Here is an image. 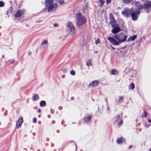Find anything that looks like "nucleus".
Returning <instances> with one entry per match:
<instances>
[{
  "label": "nucleus",
  "instance_id": "nucleus-1",
  "mask_svg": "<svg viewBox=\"0 0 151 151\" xmlns=\"http://www.w3.org/2000/svg\"><path fill=\"white\" fill-rule=\"evenodd\" d=\"M114 37L117 40H115L113 37H109L107 38L108 40L114 45H118L121 43L125 41L127 37V35L123 33H121L115 35Z\"/></svg>",
  "mask_w": 151,
  "mask_h": 151
},
{
  "label": "nucleus",
  "instance_id": "nucleus-54",
  "mask_svg": "<svg viewBox=\"0 0 151 151\" xmlns=\"http://www.w3.org/2000/svg\"><path fill=\"white\" fill-rule=\"evenodd\" d=\"M119 8L118 7L117 8V9H119Z\"/></svg>",
  "mask_w": 151,
  "mask_h": 151
},
{
  "label": "nucleus",
  "instance_id": "nucleus-3",
  "mask_svg": "<svg viewBox=\"0 0 151 151\" xmlns=\"http://www.w3.org/2000/svg\"><path fill=\"white\" fill-rule=\"evenodd\" d=\"M76 24L78 27H80L83 24H85L86 22V17L83 16L81 13H78L76 14Z\"/></svg>",
  "mask_w": 151,
  "mask_h": 151
},
{
  "label": "nucleus",
  "instance_id": "nucleus-31",
  "mask_svg": "<svg viewBox=\"0 0 151 151\" xmlns=\"http://www.w3.org/2000/svg\"><path fill=\"white\" fill-rule=\"evenodd\" d=\"M4 2L2 1H0V7H2L4 6Z\"/></svg>",
  "mask_w": 151,
  "mask_h": 151
},
{
  "label": "nucleus",
  "instance_id": "nucleus-53",
  "mask_svg": "<svg viewBox=\"0 0 151 151\" xmlns=\"http://www.w3.org/2000/svg\"><path fill=\"white\" fill-rule=\"evenodd\" d=\"M7 12H7V13H6V14H8V13H7Z\"/></svg>",
  "mask_w": 151,
  "mask_h": 151
},
{
  "label": "nucleus",
  "instance_id": "nucleus-10",
  "mask_svg": "<svg viewBox=\"0 0 151 151\" xmlns=\"http://www.w3.org/2000/svg\"><path fill=\"white\" fill-rule=\"evenodd\" d=\"M92 118V116L91 115H88L86 118L84 117V122L85 123L88 124L91 122V119Z\"/></svg>",
  "mask_w": 151,
  "mask_h": 151
},
{
  "label": "nucleus",
  "instance_id": "nucleus-24",
  "mask_svg": "<svg viewBox=\"0 0 151 151\" xmlns=\"http://www.w3.org/2000/svg\"><path fill=\"white\" fill-rule=\"evenodd\" d=\"M117 72V70L115 69H113L111 71V73L113 75H115Z\"/></svg>",
  "mask_w": 151,
  "mask_h": 151
},
{
  "label": "nucleus",
  "instance_id": "nucleus-11",
  "mask_svg": "<svg viewBox=\"0 0 151 151\" xmlns=\"http://www.w3.org/2000/svg\"><path fill=\"white\" fill-rule=\"evenodd\" d=\"M120 31V28L119 26H117L116 27L113 28L111 30V32L113 34L117 33Z\"/></svg>",
  "mask_w": 151,
  "mask_h": 151
},
{
  "label": "nucleus",
  "instance_id": "nucleus-19",
  "mask_svg": "<svg viewBox=\"0 0 151 151\" xmlns=\"http://www.w3.org/2000/svg\"><path fill=\"white\" fill-rule=\"evenodd\" d=\"M132 1V0H122L123 3L126 4L130 3Z\"/></svg>",
  "mask_w": 151,
  "mask_h": 151
},
{
  "label": "nucleus",
  "instance_id": "nucleus-14",
  "mask_svg": "<svg viewBox=\"0 0 151 151\" xmlns=\"http://www.w3.org/2000/svg\"><path fill=\"white\" fill-rule=\"evenodd\" d=\"M39 99V97L37 94H35L32 96V99L33 101H36L38 100Z\"/></svg>",
  "mask_w": 151,
  "mask_h": 151
},
{
  "label": "nucleus",
  "instance_id": "nucleus-44",
  "mask_svg": "<svg viewBox=\"0 0 151 151\" xmlns=\"http://www.w3.org/2000/svg\"><path fill=\"white\" fill-rule=\"evenodd\" d=\"M28 55H30L31 54V52L30 51H29L28 52Z\"/></svg>",
  "mask_w": 151,
  "mask_h": 151
},
{
  "label": "nucleus",
  "instance_id": "nucleus-12",
  "mask_svg": "<svg viewBox=\"0 0 151 151\" xmlns=\"http://www.w3.org/2000/svg\"><path fill=\"white\" fill-rule=\"evenodd\" d=\"M99 84V82L98 81H94L89 84V86L91 87L93 86L96 87Z\"/></svg>",
  "mask_w": 151,
  "mask_h": 151
},
{
  "label": "nucleus",
  "instance_id": "nucleus-26",
  "mask_svg": "<svg viewBox=\"0 0 151 151\" xmlns=\"http://www.w3.org/2000/svg\"><path fill=\"white\" fill-rule=\"evenodd\" d=\"M109 19H111V21H115L113 15L111 13L109 15Z\"/></svg>",
  "mask_w": 151,
  "mask_h": 151
},
{
  "label": "nucleus",
  "instance_id": "nucleus-17",
  "mask_svg": "<svg viewBox=\"0 0 151 151\" xmlns=\"http://www.w3.org/2000/svg\"><path fill=\"white\" fill-rule=\"evenodd\" d=\"M122 15L127 17H128L129 16L128 12L127 10L125 11H123L122 12Z\"/></svg>",
  "mask_w": 151,
  "mask_h": 151
},
{
  "label": "nucleus",
  "instance_id": "nucleus-8",
  "mask_svg": "<svg viewBox=\"0 0 151 151\" xmlns=\"http://www.w3.org/2000/svg\"><path fill=\"white\" fill-rule=\"evenodd\" d=\"M47 40H44L41 43L40 47L44 49H47L48 47Z\"/></svg>",
  "mask_w": 151,
  "mask_h": 151
},
{
  "label": "nucleus",
  "instance_id": "nucleus-47",
  "mask_svg": "<svg viewBox=\"0 0 151 151\" xmlns=\"http://www.w3.org/2000/svg\"><path fill=\"white\" fill-rule=\"evenodd\" d=\"M37 112L38 113H40V109H39L37 110Z\"/></svg>",
  "mask_w": 151,
  "mask_h": 151
},
{
  "label": "nucleus",
  "instance_id": "nucleus-39",
  "mask_svg": "<svg viewBox=\"0 0 151 151\" xmlns=\"http://www.w3.org/2000/svg\"><path fill=\"white\" fill-rule=\"evenodd\" d=\"M143 38L142 37H141L138 40V42H141Z\"/></svg>",
  "mask_w": 151,
  "mask_h": 151
},
{
  "label": "nucleus",
  "instance_id": "nucleus-4",
  "mask_svg": "<svg viewBox=\"0 0 151 151\" xmlns=\"http://www.w3.org/2000/svg\"><path fill=\"white\" fill-rule=\"evenodd\" d=\"M122 115L120 116V114L116 116L113 119V122L114 124H117L118 127L122 125L123 120L121 119Z\"/></svg>",
  "mask_w": 151,
  "mask_h": 151
},
{
  "label": "nucleus",
  "instance_id": "nucleus-37",
  "mask_svg": "<svg viewBox=\"0 0 151 151\" xmlns=\"http://www.w3.org/2000/svg\"><path fill=\"white\" fill-rule=\"evenodd\" d=\"M59 26V24L58 23H55L53 25V26L55 27H58Z\"/></svg>",
  "mask_w": 151,
  "mask_h": 151
},
{
  "label": "nucleus",
  "instance_id": "nucleus-7",
  "mask_svg": "<svg viewBox=\"0 0 151 151\" xmlns=\"http://www.w3.org/2000/svg\"><path fill=\"white\" fill-rule=\"evenodd\" d=\"M25 11L24 9H19L17 10L14 15L16 18H18L21 17L25 13Z\"/></svg>",
  "mask_w": 151,
  "mask_h": 151
},
{
  "label": "nucleus",
  "instance_id": "nucleus-32",
  "mask_svg": "<svg viewBox=\"0 0 151 151\" xmlns=\"http://www.w3.org/2000/svg\"><path fill=\"white\" fill-rule=\"evenodd\" d=\"M70 73L71 75L74 76L75 75V73L74 71L72 70L70 71Z\"/></svg>",
  "mask_w": 151,
  "mask_h": 151
},
{
  "label": "nucleus",
  "instance_id": "nucleus-29",
  "mask_svg": "<svg viewBox=\"0 0 151 151\" xmlns=\"http://www.w3.org/2000/svg\"><path fill=\"white\" fill-rule=\"evenodd\" d=\"M101 42H100V40L99 38H97V40L95 41V44L96 45L98 44L99 43H100Z\"/></svg>",
  "mask_w": 151,
  "mask_h": 151
},
{
  "label": "nucleus",
  "instance_id": "nucleus-50",
  "mask_svg": "<svg viewBox=\"0 0 151 151\" xmlns=\"http://www.w3.org/2000/svg\"><path fill=\"white\" fill-rule=\"evenodd\" d=\"M148 121L151 123V119H148Z\"/></svg>",
  "mask_w": 151,
  "mask_h": 151
},
{
  "label": "nucleus",
  "instance_id": "nucleus-2",
  "mask_svg": "<svg viewBox=\"0 0 151 151\" xmlns=\"http://www.w3.org/2000/svg\"><path fill=\"white\" fill-rule=\"evenodd\" d=\"M53 0H45L46 6L47 7V11L49 12H54L58 6V4L55 3V5L53 4Z\"/></svg>",
  "mask_w": 151,
  "mask_h": 151
},
{
  "label": "nucleus",
  "instance_id": "nucleus-5",
  "mask_svg": "<svg viewBox=\"0 0 151 151\" xmlns=\"http://www.w3.org/2000/svg\"><path fill=\"white\" fill-rule=\"evenodd\" d=\"M67 27L68 29H67V32L69 34L73 36L74 33L75 27L72 22H69L67 24Z\"/></svg>",
  "mask_w": 151,
  "mask_h": 151
},
{
  "label": "nucleus",
  "instance_id": "nucleus-40",
  "mask_svg": "<svg viewBox=\"0 0 151 151\" xmlns=\"http://www.w3.org/2000/svg\"><path fill=\"white\" fill-rule=\"evenodd\" d=\"M54 111L53 110L51 109L50 112L51 114H53L54 113Z\"/></svg>",
  "mask_w": 151,
  "mask_h": 151
},
{
  "label": "nucleus",
  "instance_id": "nucleus-42",
  "mask_svg": "<svg viewBox=\"0 0 151 151\" xmlns=\"http://www.w3.org/2000/svg\"><path fill=\"white\" fill-rule=\"evenodd\" d=\"M133 147V145H130L129 146V149H131V148H132V147Z\"/></svg>",
  "mask_w": 151,
  "mask_h": 151
},
{
  "label": "nucleus",
  "instance_id": "nucleus-36",
  "mask_svg": "<svg viewBox=\"0 0 151 151\" xmlns=\"http://www.w3.org/2000/svg\"><path fill=\"white\" fill-rule=\"evenodd\" d=\"M33 122L35 123L37 122V119L36 118H34L33 119Z\"/></svg>",
  "mask_w": 151,
  "mask_h": 151
},
{
  "label": "nucleus",
  "instance_id": "nucleus-16",
  "mask_svg": "<svg viewBox=\"0 0 151 151\" xmlns=\"http://www.w3.org/2000/svg\"><path fill=\"white\" fill-rule=\"evenodd\" d=\"M110 23L111 25V27L113 28L115 27H117V26H119L115 22V21H111Z\"/></svg>",
  "mask_w": 151,
  "mask_h": 151
},
{
  "label": "nucleus",
  "instance_id": "nucleus-46",
  "mask_svg": "<svg viewBox=\"0 0 151 151\" xmlns=\"http://www.w3.org/2000/svg\"><path fill=\"white\" fill-rule=\"evenodd\" d=\"M105 101L106 102V105L107 106V105H108V104H107V103H108V102H107V99H105Z\"/></svg>",
  "mask_w": 151,
  "mask_h": 151
},
{
  "label": "nucleus",
  "instance_id": "nucleus-21",
  "mask_svg": "<svg viewBox=\"0 0 151 151\" xmlns=\"http://www.w3.org/2000/svg\"><path fill=\"white\" fill-rule=\"evenodd\" d=\"M133 5H135L136 6H137L138 7L139 6L140 4V2L138 1H135L132 4Z\"/></svg>",
  "mask_w": 151,
  "mask_h": 151
},
{
  "label": "nucleus",
  "instance_id": "nucleus-15",
  "mask_svg": "<svg viewBox=\"0 0 151 151\" xmlns=\"http://www.w3.org/2000/svg\"><path fill=\"white\" fill-rule=\"evenodd\" d=\"M137 36L136 35H134L132 36H130L127 40V41L129 42L130 41H133L137 38Z\"/></svg>",
  "mask_w": 151,
  "mask_h": 151
},
{
  "label": "nucleus",
  "instance_id": "nucleus-55",
  "mask_svg": "<svg viewBox=\"0 0 151 151\" xmlns=\"http://www.w3.org/2000/svg\"><path fill=\"white\" fill-rule=\"evenodd\" d=\"M97 52H96V53H97Z\"/></svg>",
  "mask_w": 151,
  "mask_h": 151
},
{
  "label": "nucleus",
  "instance_id": "nucleus-6",
  "mask_svg": "<svg viewBox=\"0 0 151 151\" xmlns=\"http://www.w3.org/2000/svg\"><path fill=\"white\" fill-rule=\"evenodd\" d=\"M140 12L139 11H136L133 12L132 13L131 16L133 21H136L139 17Z\"/></svg>",
  "mask_w": 151,
  "mask_h": 151
},
{
  "label": "nucleus",
  "instance_id": "nucleus-49",
  "mask_svg": "<svg viewBox=\"0 0 151 151\" xmlns=\"http://www.w3.org/2000/svg\"><path fill=\"white\" fill-rule=\"evenodd\" d=\"M81 122L79 121L78 122V124L79 125H81Z\"/></svg>",
  "mask_w": 151,
  "mask_h": 151
},
{
  "label": "nucleus",
  "instance_id": "nucleus-25",
  "mask_svg": "<svg viewBox=\"0 0 151 151\" xmlns=\"http://www.w3.org/2000/svg\"><path fill=\"white\" fill-rule=\"evenodd\" d=\"M144 6L142 4H140L138 8V9L139 10H141L143 8Z\"/></svg>",
  "mask_w": 151,
  "mask_h": 151
},
{
  "label": "nucleus",
  "instance_id": "nucleus-9",
  "mask_svg": "<svg viewBox=\"0 0 151 151\" xmlns=\"http://www.w3.org/2000/svg\"><path fill=\"white\" fill-rule=\"evenodd\" d=\"M23 121V119L22 117H20L17 121L16 124V127L17 128H19L22 124Z\"/></svg>",
  "mask_w": 151,
  "mask_h": 151
},
{
  "label": "nucleus",
  "instance_id": "nucleus-51",
  "mask_svg": "<svg viewBox=\"0 0 151 151\" xmlns=\"http://www.w3.org/2000/svg\"><path fill=\"white\" fill-rule=\"evenodd\" d=\"M47 141H48V139H47Z\"/></svg>",
  "mask_w": 151,
  "mask_h": 151
},
{
  "label": "nucleus",
  "instance_id": "nucleus-20",
  "mask_svg": "<svg viewBox=\"0 0 151 151\" xmlns=\"http://www.w3.org/2000/svg\"><path fill=\"white\" fill-rule=\"evenodd\" d=\"M46 104V102L45 101H41L40 103V106L43 107Z\"/></svg>",
  "mask_w": 151,
  "mask_h": 151
},
{
  "label": "nucleus",
  "instance_id": "nucleus-28",
  "mask_svg": "<svg viewBox=\"0 0 151 151\" xmlns=\"http://www.w3.org/2000/svg\"><path fill=\"white\" fill-rule=\"evenodd\" d=\"M86 65L88 67H89L90 65H91V64L90 59H89L88 61L86 62Z\"/></svg>",
  "mask_w": 151,
  "mask_h": 151
},
{
  "label": "nucleus",
  "instance_id": "nucleus-56",
  "mask_svg": "<svg viewBox=\"0 0 151 151\" xmlns=\"http://www.w3.org/2000/svg\"><path fill=\"white\" fill-rule=\"evenodd\" d=\"M149 151H151V149Z\"/></svg>",
  "mask_w": 151,
  "mask_h": 151
},
{
  "label": "nucleus",
  "instance_id": "nucleus-35",
  "mask_svg": "<svg viewBox=\"0 0 151 151\" xmlns=\"http://www.w3.org/2000/svg\"><path fill=\"white\" fill-rule=\"evenodd\" d=\"M111 0H106V3L107 4H109L110 3Z\"/></svg>",
  "mask_w": 151,
  "mask_h": 151
},
{
  "label": "nucleus",
  "instance_id": "nucleus-52",
  "mask_svg": "<svg viewBox=\"0 0 151 151\" xmlns=\"http://www.w3.org/2000/svg\"><path fill=\"white\" fill-rule=\"evenodd\" d=\"M37 151H40V150H37Z\"/></svg>",
  "mask_w": 151,
  "mask_h": 151
},
{
  "label": "nucleus",
  "instance_id": "nucleus-48",
  "mask_svg": "<svg viewBox=\"0 0 151 151\" xmlns=\"http://www.w3.org/2000/svg\"><path fill=\"white\" fill-rule=\"evenodd\" d=\"M110 47H111L112 48V49L115 50V48L114 47H113V46H111Z\"/></svg>",
  "mask_w": 151,
  "mask_h": 151
},
{
  "label": "nucleus",
  "instance_id": "nucleus-27",
  "mask_svg": "<svg viewBox=\"0 0 151 151\" xmlns=\"http://www.w3.org/2000/svg\"><path fill=\"white\" fill-rule=\"evenodd\" d=\"M147 116V113L145 111H144V112L142 113V116L143 117H145Z\"/></svg>",
  "mask_w": 151,
  "mask_h": 151
},
{
  "label": "nucleus",
  "instance_id": "nucleus-23",
  "mask_svg": "<svg viewBox=\"0 0 151 151\" xmlns=\"http://www.w3.org/2000/svg\"><path fill=\"white\" fill-rule=\"evenodd\" d=\"M134 85L133 83H132L130 84L129 87V89H133L134 88Z\"/></svg>",
  "mask_w": 151,
  "mask_h": 151
},
{
  "label": "nucleus",
  "instance_id": "nucleus-33",
  "mask_svg": "<svg viewBox=\"0 0 151 151\" xmlns=\"http://www.w3.org/2000/svg\"><path fill=\"white\" fill-rule=\"evenodd\" d=\"M123 98L122 96H120L119 97V99H118V101L119 102H121V101H122L123 100Z\"/></svg>",
  "mask_w": 151,
  "mask_h": 151
},
{
  "label": "nucleus",
  "instance_id": "nucleus-18",
  "mask_svg": "<svg viewBox=\"0 0 151 151\" xmlns=\"http://www.w3.org/2000/svg\"><path fill=\"white\" fill-rule=\"evenodd\" d=\"M99 3V6L100 7H102L103 4L105 3V1L104 0H100L98 1Z\"/></svg>",
  "mask_w": 151,
  "mask_h": 151
},
{
  "label": "nucleus",
  "instance_id": "nucleus-30",
  "mask_svg": "<svg viewBox=\"0 0 151 151\" xmlns=\"http://www.w3.org/2000/svg\"><path fill=\"white\" fill-rule=\"evenodd\" d=\"M143 6H144V8H145V9L147 8H149V7H150V6H149V5H148V4L147 3L145 4Z\"/></svg>",
  "mask_w": 151,
  "mask_h": 151
},
{
  "label": "nucleus",
  "instance_id": "nucleus-13",
  "mask_svg": "<svg viewBox=\"0 0 151 151\" xmlns=\"http://www.w3.org/2000/svg\"><path fill=\"white\" fill-rule=\"evenodd\" d=\"M125 139L124 138L122 137H120L116 139V143L119 145H122L123 142V141H125Z\"/></svg>",
  "mask_w": 151,
  "mask_h": 151
},
{
  "label": "nucleus",
  "instance_id": "nucleus-45",
  "mask_svg": "<svg viewBox=\"0 0 151 151\" xmlns=\"http://www.w3.org/2000/svg\"><path fill=\"white\" fill-rule=\"evenodd\" d=\"M65 75H63L61 77L62 78H65Z\"/></svg>",
  "mask_w": 151,
  "mask_h": 151
},
{
  "label": "nucleus",
  "instance_id": "nucleus-38",
  "mask_svg": "<svg viewBox=\"0 0 151 151\" xmlns=\"http://www.w3.org/2000/svg\"><path fill=\"white\" fill-rule=\"evenodd\" d=\"M149 6H151V1L147 3Z\"/></svg>",
  "mask_w": 151,
  "mask_h": 151
},
{
  "label": "nucleus",
  "instance_id": "nucleus-41",
  "mask_svg": "<svg viewBox=\"0 0 151 151\" xmlns=\"http://www.w3.org/2000/svg\"><path fill=\"white\" fill-rule=\"evenodd\" d=\"M107 106V110L108 111H110V108H109L108 107V106Z\"/></svg>",
  "mask_w": 151,
  "mask_h": 151
},
{
  "label": "nucleus",
  "instance_id": "nucleus-34",
  "mask_svg": "<svg viewBox=\"0 0 151 151\" xmlns=\"http://www.w3.org/2000/svg\"><path fill=\"white\" fill-rule=\"evenodd\" d=\"M9 63L10 64H13L15 62V61L14 60H11L9 61Z\"/></svg>",
  "mask_w": 151,
  "mask_h": 151
},
{
  "label": "nucleus",
  "instance_id": "nucleus-22",
  "mask_svg": "<svg viewBox=\"0 0 151 151\" xmlns=\"http://www.w3.org/2000/svg\"><path fill=\"white\" fill-rule=\"evenodd\" d=\"M57 2L59 3L60 5H63L64 4L65 2L64 0H56Z\"/></svg>",
  "mask_w": 151,
  "mask_h": 151
},
{
  "label": "nucleus",
  "instance_id": "nucleus-43",
  "mask_svg": "<svg viewBox=\"0 0 151 151\" xmlns=\"http://www.w3.org/2000/svg\"><path fill=\"white\" fill-rule=\"evenodd\" d=\"M67 69L66 68H65L63 70V71H64L65 73L67 71Z\"/></svg>",
  "mask_w": 151,
  "mask_h": 151
}]
</instances>
